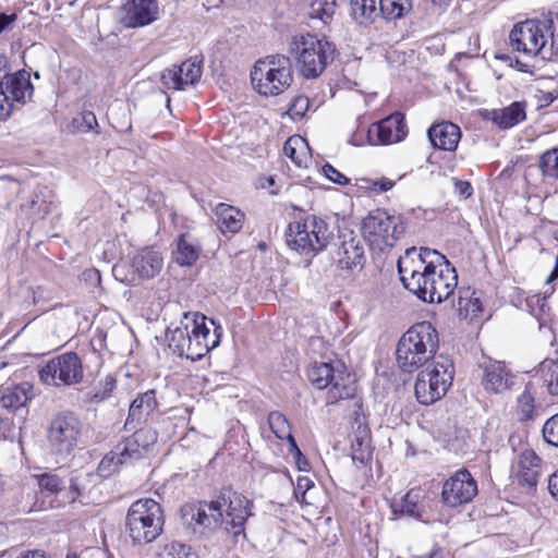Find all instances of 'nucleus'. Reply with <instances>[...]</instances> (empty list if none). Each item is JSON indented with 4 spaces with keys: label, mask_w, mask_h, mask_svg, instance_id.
<instances>
[{
    "label": "nucleus",
    "mask_w": 558,
    "mask_h": 558,
    "mask_svg": "<svg viewBox=\"0 0 558 558\" xmlns=\"http://www.w3.org/2000/svg\"><path fill=\"white\" fill-rule=\"evenodd\" d=\"M403 287L428 303L446 301L458 286V275L447 258L428 247L408 248L398 259Z\"/></svg>",
    "instance_id": "nucleus-1"
},
{
    "label": "nucleus",
    "mask_w": 558,
    "mask_h": 558,
    "mask_svg": "<svg viewBox=\"0 0 558 558\" xmlns=\"http://www.w3.org/2000/svg\"><path fill=\"white\" fill-rule=\"evenodd\" d=\"M206 322L207 317L198 312L184 313L181 325L170 330L169 348L180 356H186L193 361L205 356L220 343L222 336L221 326H216L210 319V325L215 326L214 331L210 332Z\"/></svg>",
    "instance_id": "nucleus-2"
},
{
    "label": "nucleus",
    "mask_w": 558,
    "mask_h": 558,
    "mask_svg": "<svg viewBox=\"0 0 558 558\" xmlns=\"http://www.w3.org/2000/svg\"><path fill=\"white\" fill-rule=\"evenodd\" d=\"M511 47L527 56L558 58V14L543 21L526 20L513 26L509 35Z\"/></svg>",
    "instance_id": "nucleus-3"
},
{
    "label": "nucleus",
    "mask_w": 558,
    "mask_h": 558,
    "mask_svg": "<svg viewBox=\"0 0 558 558\" xmlns=\"http://www.w3.org/2000/svg\"><path fill=\"white\" fill-rule=\"evenodd\" d=\"M439 348L437 329L429 322L410 327L399 339L397 363L401 371L413 373L436 357Z\"/></svg>",
    "instance_id": "nucleus-4"
},
{
    "label": "nucleus",
    "mask_w": 558,
    "mask_h": 558,
    "mask_svg": "<svg viewBox=\"0 0 558 558\" xmlns=\"http://www.w3.org/2000/svg\"><path fill=\"white\" fill-rule=\"evenodd\" d=\"M163 524L161 506L151 498H142L130 506L124 530L133 544L143 545L154 542L162 533Z\"/></svg>",
    "instance_id": "nucleus-5"
},
{
    "label": "nucleus",
    "mask_w": 558,
    "mask_h": 558,
    "mask_svg": "<svg viewBox=\"0 0 558 558\" xmlns=\"http://www.w3.org/2000/svg\"><path fill=\"white\" fill-rule=\"evenodd\" d=\"M253 88L262 96H278L293 82L290 58L271 54L255 62L251 71Z\"/></svg>",
    "instance_id": "nucleus-6"
},
{
    "label": "nucleus",
    "mask_w": 558,
    "mask_h": 558,
    "mask_svg": "<svg viewBox=\"0 0 558 558\" xmlns=\"http://www.w3.org/2000/svg\"><path fill=\"white\" fill-rule=\"evenodd\" d=\"M454 365L451 357L439 354L417 375L414 391L417 401L429 405L440 400L451 387Z\"/></svg>",
    "instance_id": "nucleus-7"
},
{
    "label": "nucleus",
    "mask_w": 558,
    "mask_h": 558,
    "mask_svg": "<svg viewBox=\"0 0 558 558\" xmlns=\"http://www.w3.org/2000/svg\"><path fill=\"white\" fill-rule=\"evenodd\" d=\"M290 52L296 60V66L305 78H316L333 60L335 47L325 39L306 34L295 38Z\"/></svg>",
    "instance_id": "nucleus-8"
},
{
    "label": "nucleus",
    "mask_w": 558,
    "mask_h": 558,
    "mask_svg": "<svg viewBox=\"0 0 558 558\" xmlns=\"http://www.w3.org/2000/svg\"><path fill=\"white\" fill-rule=\"evenodd\" d=\"M286 236L290 248L310 255L326 248L333 238V230L324 219L312 215L289 223Z\"/></svg>",
    "instance_id": "nucleus-9"
},
{
    "label": "nucleus",
    "mask_w": 558,
    "mask_h": 558,
    "mask_svg": "<svg viewBox=\"0 0 558 558\" xmlns=\"http://www.w3.org/2000/svg\"><path fill=\"white\" fill-rule=\"evenodd\" d=\"M84 368L75 352H65L50 359L40 369L39 378L56 388L69 387L83 380Z\"/></svg>",
    "instance_id": "nucleus-10"
},
{
    "label": "nucleus",
    "mask_w": 558,
    "mask_h": 558,
    "mask_svg": "<svg viewBox=\"0 0 558 558\" xmlns=\"http://www.w3.org/2000/svg\"><path fill=\"white\" fill-rule=\"evenodd\" d=\"M403 231L404 228L397 217L389 216L380 209L369 213L362 223L364 238L380 250L393 246Z\"/></svg>",
    "instance_id": "nucleus-11"
},
{
    "label": "nucleus",
    "mask_w": 558,
    "mask_h": 558,
    "mask_svg": "<svg viewBox=\"0 0 558 558\" xmlns=\"http://www.w3.org/2000/svg\"><path fill=\"white\" fill-rule=\"evenodd\" d=\"M184 524L193 527L195 533L207 535L223 527V513L218 500L185 504L181 508Z\"/></svg>",
    "instance_id": "nucleus-12"
},
{
    "label": "nucleus",
    "mask_w": 558,
    "mask_h": 558,
    "mask_svg": "<svg viewBox=\"0 0 558 558\" xmlns=\"http://www.w3.org/2000/svg\"><path fill=\"white\" fill-rule=\"evenodd\" d=\"M82 423L71 412L56 415L48 429V441L52 450L60 454H69L77 445Z\"/></svg>",
    "instance_id": "nucleus-13"
},
{
    "label": "nucleus",
    "mask_w": 558,
    "mask_h": 558,
    "mask_svg": "<svg viewBox=\"0 0 558 558\" xmlns=\"http://www.w3.org/2000/svg\"><path fill=\"white\" fill-rule=\"evenodd\" d=\"M223 513V529L232 531L234 536L243 533L244 523L248 515L250 501L231 488H222L217 498Z\"/></svg>",
    "instance_id": "nucleus-14"
},
{
    "label": "nucleus",
    "mask_w": 558,
    "mask_h": 558,
    "mask_svg": "<svg viewBox=\"0 0 558 558\" xmlns=\"http://www.w3.org/2000/svg\"><path fill=\"white\" fill-rule=\"evenodd\" d=\"M477 492V483L472 474L461 469L444 483L441 498L446 506L456 508L472 501Z\"/></svg>",
    "instance_id": "nucleus-15"
},
{
    "label": "nucleus",
    "mask_w": 558,
    "mask_h": 558,
    "mask_svg": "<svg viewBox=\"0 0 558 558\" xmlns=\"http://www.w3.org/2000/svg\"><path fill=\"white\" fill-rule=\"evenodd\" d=\"M407 134L403 114L395 112L369 126L367 141L371 145H390L401 142Z\"/></svg>",
    "instance_id": "nucleus-16"
},
{
    "label": "nucleus",
    "mask_w": 558,
    "mask_h": 558,
    "mask_svg": "<svg viewBox=\"0 0 558 558\" xmlns=\"http://www.w3.org/2000/svg\"><path fill=\"white\" fill-rule=\"evenodd\" d=\"M202 60L193 57L180 65H172L161 72L160 81L167 89L183 90L194 85L202 76Z\"/></svg>",
    "instance_id": "nucleus-17"
},
{
    "label": "nucleus",
    "mask_w": 558,
    "mask_h": 558,
    "mask_svg": "<svg viewBox=\"0 0 558 558\" xmlns=\"http://www.w3.org/2000/svg\"><path fill=\"white\" fill-rule=\"evenodd\" d=\"M163 266V259L159 252L153 248H143L131 260L132 272L121 277L120 280L134 284L137 280L151 279L157 276Z\"/></svg>",
    "instance_id": "nucleus-18"
},
{
    "label": "nucleus",
    "mask_w": 558,
    "mask_h": 558,
    "mask_svg": "<svg viewBox=\"0 0 558 558\" xmlns=\"http://www.w3.org/2000/svg\"><path fill=\"white\" fill-rule=\"evenodd\" d=\"M22 190L17 215L26 219H44L50 211L51 192L46 186H36L31 193Z\"/></svg>",
    "instance_id": "nucleus-19"
},
{
    "label": "nucleus",
    "mask_w": 558,
    "mask_h": 558,
    "mask_svg": "<svg viewBox=\"0 0 558 558\" xmlns=\"http://www.w3.org/2000/svg\"><path fill=\"white\" fill-rule=\"evenodd\" d=\"M122 23L126 27H141L151 24L159 13L156 0H128L122 8Z\"/></svg>",
    "instance_id": "nucleus-20"
},
{
    "label": "nucleus",
    "mask_w": 558,
    "mask_h": 558,
    "mask_svg": "<svg viewBox=\"0 0 558 558\" xmlns=\"http://www.w3.org/2000/svg\"><path fill=\"white\" fill-rule=\"evenodd\" d=\"M482 386L487 392L502 393L513 385V375L499 361H489L482 365Z\"/></svg>",
    "instance_id": "nucleus-21"
},
{
    "label": "nucleus",
    "mask_w": 558,
    "mask_h": 558,
    "mask_svg": "<svg viewBox=\"0 0 558 558\" xmlns=\"http://www.w3.org/2000/svg\"><path fill=\"white\" fill-rule=\"evenodd\" d=\"M428 138L435 148L453 151L460 142L461 131L452 122H441L428 129Z\"/></svg>",
    "instance_id": "nucleus-22"
},
{
    "label": "nucleus",
    "mask_w": 558,
    "mask_h": 558,
    "mask_svg": "<svg viewBox=\"0 0 558 558\" xmlns=\"http://www.w3.org/2000/svg\"><path fill=\"white\" fill-rule=\"evenodd\" d=\"M33 397V385L23 381L4 387L0 397V404L2 409L11 413L25 408Z\"/></svg>",
    "instance_id": "nucleus-23"
},
{
    "label": "nucleus",
    "mask_w": 558,
    "mask_h": 558,
    "mask_svg": "<svg viewBox=\"0 0 558 558\" xmlns=\"http://www.w3.org/2000/svg\"><path fill=\"white\" fill-rule=\"evenodd\" d=\"M541 475V459L531 449L521 452L518 461L517 478L521 486L532 488L536 486Z\"/></svg>",
    "instance_id": "nucleus-24"
},
{
    "label": "nucleus",
    "mask_w": 558,
    "mask_h": 558,
    "mask_svg": "<svg viewBox=\"0 0 558 558\" xmlns=\"http://www.w3.org/2000/svg\"><path fill=\"white\" fill-rule=\"evenodd\" d=\"M29 77L31 76L27 71L20 70L7 76L5 81H1L12 102H25L26 98H31L33 96L34 87Z\"/></svg>",
    "instance_id": "nucleus-25"
},
{
    "label": "nucleus",
    "mask_w": 558,
    "mask_h": 558,
    "mask_svg": "<svg viewBox=\"0 0 558 558\" xmlns=\"http://www.w3.org/2000/svg\"><path fill=\"white\" fill-rule=\"evenodd\" d=\"M337 260L342 269L362 267L364 263V248L356 238L344 240L337 251Z\"/></svg>",
    "instance_id": "nucleus-26"
},
{
    "label": "nucleus",
    "mask_w": 558,
    "mask_h": 558,
    "mask_svg": "<svg viewBox=\"0 0 558 558\" xmlns=\"http://www.w3.org/2000/svg\"><path fill=\"white\" fill-rule=\"evenodd\" d=\"M156 407L157 400L154 390H147L138 395L130 405L125 427H135V424L147 417Z\"/></svg>",
    "instance_id": "nucleus-27"
},
{
    "label": "nucleus",
    "mask_w": 558,
    "mask_h": 558,
    "mask_svg": "<svg viewBox=\"0 0 558 558\" xmlns=\"http://www.w3.org/2000/svg\"><path fill=\"white\" fill-rule=\"evenodd\" d=\"M218 228L222 232L236 233L244 222V214L236 207L220 203L215 208Z\"/></svg>",
    "instance_id": "nucleus-28"
},
{
    "label": "nucleus",
    "mask_w": 558,
    "mask_h": 558,
    "mask_svg": "<svg viewBox=\"0 0 558 558\" xmlns=\"http://www.w3.org/2000/svg\"><path fill=\"white\" fill-rule=\"evenodd\" d=\"M525 118V104L520 101H514L508 107L492 111V120L500 129H510L524 121Z\"/></svg>",
    "instance_id": "nucleus-29"
},
{
    "label": "nucleus",
    "mask_w": 558,
    "mask_h": 558,
    "mask_svg": "<svg viewBox=\"0 0 558 558\" xmlns=\"http://www.w3.org/2000/svg\"><path fill=\"white\" fill-rule=\"evenodd\" d=\"M454 307L461 318L470 322L477 318L483 311L480 298L470 288L459 290V298Z\"/></svg>",
    "instance_id": "nucleus-30"
},
{
    "label": "nucleus",
    "mask_w": 558,
    "mask_h": 558,
    "mask_svg": "<svg viewBox=\"0 0 558 558\" xmlns=\"http://www.w3.org/2000/svg\"><path fill=\"white\" fill-rule=\"evenodd\" d=\"M533 379L553 396H558V360H544L535 369Z\"/></svg>",
    "instance_id": "nucleus-31"
},
{
    "label": "nucleus",
    "mask_w": 558,
    "mask_h": 558,
    "mask_svg": "<svg viewBox=\"0 0 558 558\" xmlns=\"http://www.w3.org/2000/svg\"><path fill=\"white\" fill-rule=\"evenodd\" d=\"M356 387L349 375H337L336 379L329 386L327 392V402L337 403L340 400L354 398Z\"/></svg>",
    "instance_id": "nucleus-32"
},
{
    "label": "nucleus",
    "mask_w": 558,
    "mask_h": 558,
    "mask_svg": "<svg viewBox=\"0 0 558 558\" xmlns=\"http://www.w3.org/2000/svg\"><path fill=\"white\" fill-rule=\"evenodd\" d=\"M351 446L353 460L364 462L366 459L371 457V435L368 427L366 425H363L361 423L357 424L356 430L351 441Z\"/></svg>",
    "instance_id": "nucleus-33"
},
{
    "label": "nucleus",
    "mask_w": 558,
    "mask_h": 558,
    "mask_svg": "<svg viewBox=\"0 0 558 558\" xmlns=\"http://www.w3.org/2000/svg\"><path fill=\"white\" fill-rule=\"evenodd\" d=\"M308 380L318 389H325L336 379L333 367L327 362H315L307 371Z\"/></svg>",
    "instance_id": "nucleus-34"
},
{
    "label": "nucleus",
    "mask_w": 558,
    "mask_h": 558,
    "mask_svg": "<svg viewBox=\"0 0 558 558\" xmlns=\"http://www.w3.org/2000/svg\"><path fill=\"white\" fill-rule=\"evenodd\" d=\"M421 492L418 489L409 490L400 499H395L391 504V509L395 514H407L413 518H420L418 501Z\"/></svg>",
    "instance_id": "nucleus-35"
},
{
    "label": "nucleus",
    "mask_w": 558,
    "mask_h": 558,
    "mask_svg": "<svg viewBox=\"0 0 558 558\" xmlns=\"http://www.w3.org/2000/svg\"><path fill=\"white\" fill-rule=\"evenodd\" d=\"M350 8L352 16L361 25L372 23L379 15L376 0H351Z\"/></svg>",
    "instance_id": "nucleus-36"
},
{
    "label": "nucleus",
    "mask_w": 558,
    "mask_h": 558,
    "mask_svg": "<svg viewBox=\"0 0 558 558\" xmlns=\"http://www.w3.org/2000/svg\"><path fill=\"white\" fill-rule=\"evenodd\" d=\"M411 8V0H379V14L387 21L402 17Z\"/></svg>",
    "instance_id": "nucleus-37"
},
{
    "label": "nucleus",
    "mask_w": 558,
    "mask_h": 558,
    "mask_svg": "<svg viewBox=\"0 0 558 558\" xmlns=\"http://www.w3.org/2000/svg\"><path fill=\"white\" fill-rule=\"evenodd\" d=\"M128 463L123 453L116 446L110 452H108L99 462L97 472L101 477H109L119 471L122 464Z\"/></svg>",
    "instance_id": "nucleus-38"
},
{
    "label": "nucleus",
    "mask_w": 558,
    "mask_h": 558,
    "mask_svg": "<svg viewBox=\"0 0 558 558\" xmlns=\"http://www.w3.org/2000/svg\"><path fill=\"white\" fill-rule=\"evenodd\" d=\"M198 254V247L192 244L185 234H181L174 253L175 262L181 266H191L197 260Z\"/></svg>",
    "instance_id": "nucleus-39"
},
{
    "label": "nucleus",
    "mask_w": 558,
    "mask_h": 558,
    "mask_svg": "<svg viewBox=\"0 0 558 558\" xmlns=\"http://www.w3.org/2000/svg\"><path fill=\"white\" fill-rule=\"evenodd\" d=\"M336 7V0H314L311 3L308 15L311 19L319 20L327 24L331 21Z\"/></svg>",
    "instance_id": "nucleus-40"
},
{
    "label": "nucleus",
    "mask_w": 558,
    "mask_h": 558,
    "mask_svg": "<svg viewBox=\"0 0 558 558\" xmlns=\"http://www.w3.org/2000/svg\"><path fill=\"white\" fill-rule=\"evenodd\" d=\"M538 166L545 177L558 179V147L541 155Z\"/></svg>",
    "instance_id": "nucleus-41"
},
{
    "label": "nucleus",
    "mask_w": 558,
    "mask_h": 558,
    "mask_svg": "<svg viewBox=\"0 0 558 558\" xmlns=\"http://www.w3.org/2000/svg\"><path fill=\"white\" fill-rule=\"evenodd\" d=\"M268 424L271 432L279 439H284L291 435V426L288 418L279 411H272L268 415Z\"/></svg>",
    "instance_id": "nucleus-42"
},
{
    "label": "nucleus",
    "mask_w": 558,
    "mask_h": 558,
    "mask_svg": "<svg viewBox=\"0 0 558 558\" xmlns=\"http://www.w3.org/2000/svg\"><path fill=\"white\" fill-rule=\"evenodd\" d=\"M157 558H198L187 545L172 542L163 546Z\"/></svg>",
    "instance_id": "nucleus-43"
},
{
    "label": "nucleus",
    "mask_w": 558,
    "mask_h": 558,
    "mask_svg": "<svg viewBox=\"0 0 558 558\" xmlns=\"http://www.w3.org/2000/svg\"><path fill=\"white\" fill-rule=\"evenodd\" d=\"M305 147V142L301 136H291L283 145V153L295 165L301 166L303 162L302 149Z\"/></svg>",
    "instance_id": "nucleus-44"
},
{
    "label": "nucleus",
    "mask_w": 558,
    "mask_h": 558,
    "mask_svg": "<svg viewBox=\"0 0 558 558\" xmlns=\"http://www.w3.org/2000/svg\"><path fill=\"white\" fill-rule=\"evenodd\" d=\"M123 457L129 462L131 460L140 459L146 452L138 444L134 435L128 437L124 441L117 445Z\"/></svg>",
    "instance_id": "nucleus-45"
},
{
    "label": "nucleus",
    "mask_w": 558,
    "mask_h": 558,
    "mask_svg": "<svg viewBox=\"0 0 558 558\" xmlns=\"http://www.w3.org/2000/svg\"><path fill=\"white\" fill-rule=\"evenodd\" d=\"M38 486L49 493H57L64 486V480L60 474L43 473L37 476Z\"/></svg>",
    "instance_id": "nucleus-46"
},
{
    "label": "nucleus",
    "mask_w": 558,
    "mask_h": 558,
    "mask_svg": "<svg viewBox=\"0 0 558 558\" xmlns=\"http://www.w3.org/2000/svg\"><path fill=\"white\" fill-rule=\"evenodd\" d=\"M542 432L547 444L558 447V413L545 422Z\"/></svg>",
    "instance_id": "nucleus-47"
},
{
    "label": "nucleus",
    "mask_w": 558,
    "mask_h": 558,
    "mask_svg": "<svg viewBox=\"0 0 558 558\" xmlns=\"http://www.w3.org/2000/svg\"><path fill=\"white\" fill-rule=\"evenodd\" d=\"M142 448L147 451L157 441V432L153 428L145 427L136 430L134 434Z\"/></svg>",
    "instance_id": "nucleus-48"
},
{
    "label": "nucleus",
    "mask_w": 558,
    "mask_h": 558,
    "mask_svg": "<svg viewBox=\"0 0 558 558\" xmlns=\"http://www.w3.org/2000/svg\"><path fill=\"white\" fill-rule=\"evenodd\" d=\"M310 108V99L306 96H296L289 108V112L293 118H303Z\"/></svg>",
    "instance_id": "nucleus-49"
},
{
    "label": "nucleus",
    "mask_w": 558,
    "mask_h": 558,
    "mask_svg": "<svg viewBox=\"0 0 558 558\" xmlns=\"http://www.w3.org/2000/svg\"><path fill=\"white\" fill-rule=\"evenodd\" d=\"M518 408L524 418L532 416L534 410V397L524 390L518 398Z\"/></svg>",
    "instance_id": "nucleus-50"
},
{
    "label": "nucleus",
    "mask_w": 558,
    "mask_h": 558,
    "mask_svg": "<svg viewBox=\"0 0 558 558\" xmlns=\"http://www.w3.org/2000/svg\"><path fill=\"white\" fill-rule=\"evenodd\" d=\"M364 181L367 183L366 187L376 193L387 192L395 186V182L387 178Z\"/></svg>",
    "instance_id": "nucleus-51"
},
{
    "label": "nucleus",
    "mask_w": 558,
    "mask_h": 558,
    "mask_svg": "<svg viewBox=\"0 0 558 558\" xmlns=\"http://www.w3.org/2000/svg\"><path fill=\"white\" fill-rule=\"evenodd\" d=\"M13 109V102L10 99L3 83L0 82V119H7Z\"/></svg>",
    "instance_id": "nucleus-52"
},
{
    "label": "nucleus",
    "mask_w": 558,
    "mask_h": 558,
    "mask_svg": "<svg viewBox=\"0 0 558 558\" xmlns=\"http://www.w3.org/2000/svg\"><path fill=\"white\" fill-rule=\"evenodd\" d=\"M323 173L329 181L333 183L345 185L349 182V179L344 174H342L340 171H338L335 167H332L329 163H326L323 167Z\"/></svg>",
    "instance_id": "nucleus-53"
},
{
    "label": "nucleus",
    "mask_w": 558,
    "mask_h": 558,
    "mask_svg": "<svg viewBox=\"0 0 558 558\" xmlns=\"http://www.w3.org/2000/svg\"><path fill=\"white\" fill-rule=\"evenodd\" d=\"M113 387H114L113 381H112V380L108 381V383L106 384L105 389H102V390H100V391L95 392V393L90 397V401H92V402H95V403H98V402H101V401L106 400V399L110 396V393H111V391H112Z\"/></svg>",
    "instance_id": "nucleus-54"
},
{
    "label": "nucleus",
    "mask_w": 558,
    "mask_h": 558,
    "mask_svg": "<svg viewBox=\"0 0 558 558\" xmlns=\"http://www.w3.org/2000/svg\"><path fill=\"white\" fill-rule=\"evenodd\" d=\"M456 192L464 198L470 197L473 194V187L468 181L457 180L454 182Z\"/></svg>",
    "instance_id": "nucleus-55"
},
{
    "label": "nucleus",
    "mask_w": 558,
    "mask_h": 558,
    "mask_svg": "<svg viewBox=\"0 0 558 558\" xmlns=\"http://www.w3.org/2000/svg\"><path fill=\"white\" fill-rule=\"evenodd\" d=\"M82 121L87 130H93L95 126L98 125L97 118L95 113L92 111H84L82 113Z\"/></svg>",
    "instance_id": "nucleus-56"
},
{
    "label": "nucleus",
    "mask_w": 558,
    "mask_h": 558,
    "mask_svg": "<svg viewBox=\"0 0 558 558\" xmlns=\"http://www.w3.org/2000/svg\"><path fill=\"white\" fill-rule=\"evenodd\" d=\"M70 482H71V484H70L69 499L71 501H75L81 493V488H80V484H78V476L71 477Z\"/></svg>",
    "instance_id": "nucleus-57"
},
{
    "label": "nucleus",
    "mask_w": 558,
    "mask_h": 558,
    "mask_svg": "<svg viewBox=\"0 0 558 558\" xmlns=\"http://www.w3.org/2000/svg\"><path fill=\"white\" fill-rule=\"evenodd\" d=\"M289 442V452L294 457L299 459H303V454L301 450L299 449L296 441L292 434L286 438Z\"/></svg>",
    "instance_id": "nucleus-58"
},
{
    "label": "nucleus",
    "mask_w": 558,
    "mask_h": 558,
    "mask_svg": "<svg viewBox=\"0 0 558 558\" xmlns=\"http://www.w3.org/2000/svg\"><path fill=\"white\" fill-rule=\"evenodd\" d=\"M548 489L550 494L558 500V471L550 475L548 480Z\"/></svg>",
    "instance_id": "nucleus-59"
},
{
    "label": "nucleus",
    "mask_w": 558,
    "mask_h": 558,
    "mask_svg": "<svg viewBox=\"0 0 558 558\" xmlns=\"http://www.w3.org/2000/svg\"><path fill=\"white\" fill-rule=\"evenodd\" d=\"M16 19L15 14L7 15L4 13H0V34Z\"/></svg>",
    "instance_id": "nucleus-60"
},
{
    "label": "nucleus",
    "mask_w": 558,
    "mask_h": 558,
    "mask_svg": "<svg viewBox=\"0 0 558 558\" xmlns=\"http://www.w3.org/2000/svg\"><path fill=\"white\" fill-rule=\"evenodd\" d=\"M9 71V60L5 56H0V78L3 77L5 80L10 74Z\"/></svg>",
    "instance_id": "nucleus-61"
},
{
    "label": "nucleus",
    "mask_w": 558,
    "mask_h": 558,
    "mask_svg": "<svg viewBox=\"0 0 558 558\" xmlns=\"http://www.w3.org/2000/svg\"><path fill=\"white\" fill-rule=\"evenodd\" d=\"M311 486V481L307 477H301L298 480V490H301L303 488H308Z\"/></svg>",
    "instance_id": "nucleus-62"
},
{
    "label": "nucleus",
    "mask_w": 558,
    "mask_h": 558,
    "mask_svg": "<svg viewBox=\"0 0 558 558\" xmlns=\"http://www.w3.org/2000/svg\"><path fill=\"white\" fill-rule=\"evenodd\" d=\"M295 459H296V464H298L299 470L306 471L308 463H307V460L305 459V457L303 456V459H299V458H295Z\"/></svg>",
    "instance_id": "nucleus-63"
},
{
    "label": "nucleus",
    "mask_w": 558,
    "mask_h": 558,
    "mask_svg": "<svg viewBox=\"0 0 558 558\" xmlns=\"http://www.w3.org/2000/svg\"><path fill=\"white\" fill-rule=\"evenodd\" d=\"M421 558H444V557L439 550H433L429 555L422 556Z\"/></svg>",
    "instance_id": "nucleus-64"
}]
</instances>
